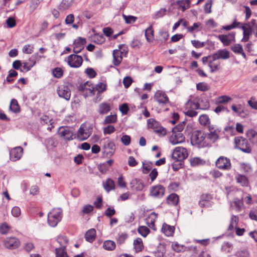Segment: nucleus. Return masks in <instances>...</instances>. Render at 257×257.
Returning <instances> with one entry per match:
<instances>
[{"instance_id": "1", "label": "nucleus", "mask_w": 257, "mask_h": 257, "mask_svg": "<svg viewBox=\"0 0 257 257\" xmlns=\"http://www.w3.org/2000/svg\"><path fill=\"white\" fill-rule=\"evenodd\" d=\"M205 134L201 131H195L192 134L191 137V143L193 146L199 148L208 147V143L205 142Z\"/></svg>"}, {"instance_id": "2", "label": "nucleus", "mask_w": 257, "mask_h": 257, "mask_svg": "<svg viewBox=\"0 0 257 257\" xmlns=\"http://www.w3.org/2000/svg\"><path fill=\"white\" fill-rule=\"evenodd\" d=\"M208 127L209 133L205 134V140L206 143H208V147H209L218 139L221 129L216 126L209 125Z\"/></svg>"}, {"instance_id": "3", "label": "nucleus", "mask_w": 257, "mask_h": 257, "mask_svg": "<svg viewBox=\"0 0 257 257\" xmlns=\"http://www.w3.org/2000/svg\"><path fill=\"white\" fill-rule=\"evenodd\" d=\"M62 213V209L60 208L53 209L48 214V224L52 227H55L61 220Z\"/></svg>"}, {"instance_id": "4", "label": "nucleus", "mask_w": 257, "mask_h": 257, "mask_svg": "<svg viewBox=\"0 0 257 257\" xmlns=\"http://www.w3.org/2000/svg\"><path fill=\"white\" fill-rule=\"evenodd\" d=\"M234 141L236 148L245 153H251V147L245 138L242 137H236L234 138Z\"/></svg>"}, {"instance_id": "5", "label": "nucleus", "mask_w": 257, "mask_h": 257, "mask_svg": "<svg viewBox=\"0 0 257 257\" xmlns=\"http://www.w3.org/2000/svg\"><path fill=\"white\" fill-rule=\"evenodd\" d=\"M188 156L187 149L182 147H178L174 150L172 157L174 160L183 161Z\"/></svg>"}, {"instance_id": "6", "label": "nucleus", "mask_w": 257, "mask_h": 257, "mask_svg": "<svg viewBox=\"0 0 257 257\" xmlns=\"http://www.w3.org/2000/svg\"><path fill=\"white\" fill-rule=\"evenodd\" d=\"M74 130L73 127L69 126L60 127L58 132L61 137H63L65 140L70 141L73 139L74 136Z\"/></svg>"}, {"instance_id": "7", "label": "nucleus", "mask_w": 257, "mask_h": 257, "mask_svg": "<svg viewBox=\"0 0 257 257\" xmlns=\"http://www.w3.org/2000/svg\"><path fill=\"white\" fill-rule=\"evenodd\" d=\"M79 90L82 92L85 97L94 95V88L92 84L89 82L80 85L79 87Z\"/></svg>"}, {"instance_id": "8", "label": "nucleus", "mask_w": 257, "mask_h": 257, "mask_svg": "<svg viewBox=\"0 0 257 257\" xmlns=\"http://www.w3.org/2000/svg\"><path fill=\"white\" fill-rule=\"evenodd\" d=\"M82 62V58L79 55L72 54L68 57V63L71 67L78 68L81 65Z\"/></svg>"}, {"instance_id": "9", "label": "nucleus", "mask_w": 257, "mask_h": 257, "mask_svg": "<svg viewBox=\"0 0 257 257\" xmlns=\"http://www.w3.org/2000/svg\"><path fill=\"white\" fill-rule=\"evenodd\" d=\"M229 204L231 209L238 212L241 211L244 208L243 198L241 199L234 198L230 202Z\"/></svg>"}, {"instance_id": "10", "label": "nucleus", "mask_w": 257, "mask_h": 257, "mask_svg": "<svg viewBox=\"0 0 257 257\" xmlns=\"http://www.w3.org/2000/svg\"><path fill=\"white\" fill-rule=\"evenodd\" d=\"M92 132V128L81 126L78 131L77 136L80 140L84 141L89 138Z\"/></svg>"}, {"instance_id": "11", "label": "nucleus", "mask_w": 257, "mask_h": 257, "mask_svg": "<svg viewBox=\"0 0 257 257\" xmlns=\"http://www.w3.org/2000/svg\"><path fill=\"white\" fill-rule=\"evenodd\" d=\"M86 43V40L85 38L79 37L74 41L73 52L75 54L80 53L84 48V45Z\"/></svg>"}, {"instance_id": "12", "label": "nucleus", "mask_w": 257, "mask_h": 257, "mask_svg": "<svg viewBox=\"0 0 257 257\" xmlns=\"http://www.w3.org/2000/svg\"><path fill=\"white\" fill-rule=\"evenodd\" d=\"M185 137L181 133L173 132L169 138L170 142L173 145L184 142Z\"/></svg>"}, {"instance_id": "13", "label": "nucleus", "mask_w": 257, "mask_h": 257, "mask_svg": "<svg viewBox=\"0 0 257 257\" xmlns=\"http://www.w3.org/2000/svg\"><path fill=\"white\" fill-rule=\"evenodd\" d=\"M57 93L59 97L68 100L70 98L71 92L69 88L65 85L59 86L57 89Z\"/></svg>"}, {"instance_id": "14", "label": "nucleus", "mask_w": 257, "mask_h": 257, "mask_svg": "<svg viewBox=\"0 0 257 257\" xmlns=\"http://www.w3.org/2000/svg\"><path fill=\"white\" fill-rule=\"evenodd\" d=\"M23 150L21 147H17L13 149L10 152V159L13 161L19 160L23 154Z\"/></svg>"}, {"instance_id": "15", "label": "nucleus", "mask_w": 257, "mask_h": 257, "mask_svg": "<svg viewBox=\"0 0 257 257\" xmlns=\"http://www.w3.org/2000/svg\"><path fill=\"white\" fill-rule=\"evenodd\" d=\"M172 247L174 251L178 252L188 250H193L195 253L197 252L196 251L197 247L195 246H185L183 245H180L178 243H175L172 244Z\"/></svg>"}, {"instance_id": "16", "label": "nucleus", "mask_w": 257, "mask_h": 257, "mask_svg": "<svg viewBox=\"0 0 257 257\" xmlns=\"http://www.w3.org/2000/svg\"><path fill=\"white\" fill-rule=\"evenodd\" d=\"M241 29L243 30V35L242 41L247 42L248 41L250 36L252 34L253 30L251 28L249 23L245 24L243 26H241Z\"/></svg>"}, {"instance_id": "17", "label": "nucleus", "mask_w": 257, "mask_h": 257, "mask_svg": "<svg viewBox=\"0 0 257 257\" xmlns=\"http://www.w3.org/2000/svg\"><path fill=\"white\" fill-rule=\"evenodd\" d=\"M154 98L160 103L167 104L169 103V98L166 93L161 90H158L156 92Z\"/></svg>"}, {"instance_id": "18", "label": "nucleus", "mask_w": 257, "mask_h": 257, "mask_svg": "<svg viewBox=\"0 0 257 257\" xmlns=\"http://www.w3.org/2000/svg\"><path fill=\"white\" fill-rule=\"evenodd\" d=\"M165 191V189L163 186L157 185L152 187L151 194L153 196L161 197L164 195Z\"/></svg>"}, {"instance_id": "19", "label": "nucleus", "mask_w": 257, "mask_h": 257, "mask_svg": "<svg viewBox=\"0 0 257 257\" xmlns=\"http://www.w3.org/2000/svg\"><path fill=\"white\" fill-rule=\"evenodd\" d=\"M19 240L15 237H8L5 241V246L10 249H14L20 245Z\"/></svg>"}, {"instance_id": "20", "label": "nucleus", "mask_w": 257, "mask_h": 257, "mask_svg": "<svg viewBox=\"0 0 257 257\" xmlns=\"http://www.w3.org/2000/svg\"><path fill=\"white\" fill-rule=\"evenodd\" d=\"M103 149L107 155L112 156L115 152V146L111 141H107L104 143Z\"/></svg>"}, {"instance_id": "21", "label": "nucleus", "mask_w": 257, "mask_h": 257, "mask_svg": "<svg viewBox=\"0 0 257 257\" xmlns=\"http://www.w3.org/2000/svg\"><path fill=\"white\" fill-rule=\"evenodd\" d=\"M215 104L217 105L214 109V111L216 113H219L220 112L224 111L225 105V96L222 95L218 97L215 100Z\"/></svg>"}, {"instance_id": "22", "label": "nucleus", "mask_w": 257, "mask_h": 257, "mask_svg": "<svg viewBox=\"0 0 257 257\" xmlns=\"http://www.w3.org/2000/svg\"><path fill=\"white\" fill-rule=\"evenodd\" d=\"M130 187L133 190L140 191L143 189L144 184L141 180L135 178L131 181Z\"/></svg>"}, {"instance_id": "23", "label": "nucleus", "mask_w": 257, "mask_h": 257, "mask_svg": "<svg viewBox=\"0 0 257 257\" xmlns=\"http://www.w3.org/2000/svg\"><path fill=\"white\" fill-rule=\"evenodd\" d=\"M231 109L234 113L240 117H245L247 115V112L240 104L238 106L232 105L231 106Z\"/></svg>"}, {"instance_id": "24", "label": "nucleus", "mask_w": 257, "mask_h": 257, "mask_svg": "<svg viewBox=\"0 0 257 257\" xmlns=\"http://www.w3.org/2000/svg\"><path fill=\"white\" fill-rule=\"evenodd\" d=\"M157 218V214L152 212L146 218V223L149 226L153 229H155V222Z\"/></svg>"}, {"instance_id": "25", "label": "nucleus", "mask_w": 257, "mask_h": 257, "mask_svg": "<svg viewBox=\"0 0 257 257\" xmlns=\"http://www.w3.org/2000/svg\"><path fill=\"white\" fill-rule=\"evenodd\" d=\"M212 198L210 194H203L201 196V200L199 202V204L201 207L208 206L209 205V201Z\"/></svg>"}, {"instance_id": "26", "label": "nucleus", "mask_w": 257, "mask_h": 257, "mask_svg": "<svg viewBox=\"0 0 257 257\" xmlns=\"http://www.w3.org/2000/svg\"><path fill=\"white\" fill-rule=\"evenodd\" d=\"M113 64L118 66L122 61V52L118 50H114L113 51Z\"/></svg>"}, {"instance_id": "27", "label": "nucleus", "mask_w": 257, "mask_h": 257, "mask_svg": "<svg viewBox=\"0 0 257 257\" xmlns=\"http://www.w3.org/2000/svg\"><path fill=\"white\" fill-rule=\"evenodd\" d=\"M110 110V106L106 102L101 103L98 105L97 111L100 114H105Z\"/></svg>"}, {"instance_id": "28", "label": "nucleus", "mask_w": 257, "mask_h": 257, "mask_svg": "<svg viewBox=\"0 0 257 257\" xmlns=\"http://www.w3.org/2000/svg\"><path fill=\"white\" fill-rule=\"evenodd\" d=\"M174 227L163 223L162 227V232L167 236H170L173 235L174 232Z\"/></svg>"}, {"instance_id": "29", "label": "nucleus", "mask_w": 257, "mask_h": 257, "mask_svg": "<svg viewBox=\"0 0 257 257\" xmlns=\"http://www.w3.org/2000/svg\"><path fill=\"white\" fill-rule=\"evenodd\" d=\"M238 217L236 215H232L230 220V223L227 228V232L234 231L237 226Z\"/></svg>"}, {"instance_id": "30", "label": "nucleus", "mask_w": 257, "mask_h": 257, "mask_svg": "<svg viewBox=\"0 0 257 257\" xmlns=\"http://www.w3.org/2000/svg\"><path fill=\"white\" fill-rule=\"evenodd\" d=\"M246 135L247 138L252 143L257 144V132L250 129L246 132Z\"/></svg>"}, {"instance_id": "31", "label": "nucleus", "mask_w": 257, "mask_h": 257, "mask_svg": "<svg viewBox=\"0 0 257 257\" xmlns=\"http://www.w3.org/2000/svg\"><path fill=\"white\" fill-rule=\"evenodd\" d=\"M133 245L136 252H139L144 248L143 240L141 238L135 239L133 241Z\"/></svg>"}, {"instance_id": "32", "label": "nucleus", "mask_w": 257, "mask_h": 257, "mask_svg": "<svg viewBox=\"0 0 257 257\" xmlns=\"http://www.w3.org/2000/svg\"><path fill=\"white\" fill-rule=\"evenodd\" d=\"M231 50L237 54H241L243 57L246 59L245 54L243 52L242 47L239 44H234L231 47Z\"/></svg>"}, {"instance_id": "33", "label": "nucleus", "mask_w": 257, "mask_h": 257, "mask_svg": "<svg viewBox=\"0 0 257 257\" xmlns=\"http://www.w3.org/2000/svg\"><path fill=\"white\" fill-rule=\"evenodd\" d=\"M96 237V231L94 229L92 228L86 231L85 234L86 240L89 242H93Z\"/></svg>"}, {"instance_id": "34", "label": "nucleus", "mask_w": 257, "mask_h": 257, "mask_svg": "<svg viewBox=\"0 0 257 257\" xmlns=\"http://www.w3.org/2000/svg\"><path fill=\"white\" fill-rule=\"evenodd\" d=\"M154 32L152 25L150 26L145 31V37L148 42H152L154 39Z\"/></svg>"}, {"instance_id": "35", "label": "nucleus", "mask_w": 257, "mask_h": 257, "mask_svg": "<svg viewBox=\"0 0 257 257\" xmlns=\"http://www.w3.org/2000/svg\"><path fill=\"white\" fill-rule=\"evenodd\" d=\"M179 199L178 195L172 193L167 198V202L170 205H176L178 203Z\"/></svg>"}, {"instance_id": "36", "label": "nucleus", "mask_w": 257, "mask_h": 257, "mask_svg": "<svg viewBox=\"0 0 257 257\" xmlns=\"http://www.w3.org/2000/svg\"><path fill=\"white\" fill-rule=\"evenodd\" d=\"M103 186L107 192H109L115 188L114 182L110 178L107 179L105 182L103 183Z\"/></svg>"}, {"instance_id": "37", "label": "nucleus", "mask_w": 257, "mask_h": 257, "mask_svg": "<svg viewBox=\"0 0 257 257\" xmlns=\"http://www.w3.org/2000/svg\"><path fill=\"white\" fill-rule=\"evenodd\" d=\"M45 144L48 150H53L56 147L58 143L54 138H49L45 141Z\"/></svg>"}, {"instance_id": "38", "label": "nucleus", "mask_w": 257, "mask_h": 257, "mask_svg": "<svg viewBox=\"0 0 257 257\" xmlns=\"http://www.w3.org/2000/svg\"><path fill=\"white\" fill-rule=\"evenodd\" d=\"M210 58L213 60H219V59H225V50H219L216 53H214L212 56H210Z\"/></svg>"}, {"instance_id": "39", "label": "nucleus", "mask_w": 257, "mask_h": 257, "mask_svg": "<svg viewBox=\"0 0 257 257\" xmlns=\"http://www.w3.org/2000/svg\"><path fill=\"white\" fill-rule=\"evenodd\" d=\"M74 0H62L59 5V9L63 11L68 9L72 4Z\"/></svg>"}, {"instance_id": "40", "label": "nucleus", "mask_w": 257, "mask_h": 257, "mask_svg": "<svg viewBox=\"0 0 257 257\" xmlns=\"http://www.w3.org/2000/svg\"><path fill=\"white\" fill-rule=\"evenodd\" d=\"M190 163L191 166L196 167L203 165L205 161L199 157H194L190 159Z\"/></svg>"}, {"instance_id": "41", "label": "nucleus", "mask_w": 257, "mask_h": 257, "mask_svg": "<svg viewBox=\"0 0 257 257\" xmlns=\"http://www.w3.org/2000/svg\"><path fill=\"white\" fill-rule=\"evenodd\" d=\"M10 109L12 111H13L14 113H18L20 112V107L16 99H13L11 100L10 106Z\"/></svg>"}, {"instance_id": "42", "label": "nucleus", "mask_w": 257, "mask_h": 257, "mask_svg": "<svg viewBox=\"0 0 257 257\" xmlns=\"http://www.w3.org/2000/svg\"><path fill=\"white\" fill-rule=\"evenodd\" d=\"M208 65L210 68L211 72H212L218 70L220 68V65L218 60H209V63H208Z\"/></svg>"}, {"instance_id": "43", "label": "nucleus", "mask_w": 257, "mask_h": 257, "mask_svg": "<svg viewBox=\"0 0 257 257\" xmlns=\"http://www.w3.org/2000/svg\"><path fill=\"white\" fill-rule=\"evenodd\" d=\"M115 242L110 240L105 241L103 244V247L107 250H112L115 248Z\"/></svg>"}, {"instance_id": "44", "label": "nucleus", "mask_w": 257, "mask_h": 257, "mask_svg": "<svg viewBox=\"0 0 257 257\" xmlns=\"http://www.w3.org/2000/svg\"><path fill=\"white\" fill-rule=\"evenodd\" d=\"M57 240L60 245L59 248H66L68 244V240L65 236L59 235L57 237Z\"/></svg>"}, {"instance_id": "45", "label": "nucleus", "mask_w": 257, "mask_h": 257, "mask_svg": "<svg viewBox=\"0 0 257 257\" xmlns=\"http://www.w3.org/2000/svg\"><path fill=\"white\" fill-rule=\"evenodd\" d=\"M237 182L240 183L242 186H247L248 184V180L247 178L242 175L238 174L235 177Z\"/></svg>"}, {"instance_id": "46", "label": "nucleus", "mask_w": 257, "mask_h": 257, "mask_svg": "<svg viewBox=\"0 0 257 257\" xmlns=\"http://www.w3.org/2000/svg\"><path fill=\"white\" fill-rule=\"evenodd\" d=\"M117 116L115 114L106 116L103 121V124H110L116 122Z\"/></svg>"}, {"instance_id": "47", "label": "nucleus", "mask_w": 257, "mask_h": 257, "mask_svg": "<svg viewBox=\"0 0 257 257\" xmlns=\"http://www.w3.org/2000/svg\"><path fill=\"white\" fill-rule=\"evenodd\" d=\"M215 165L217 168L219 169H225V157L220 156L216 161Z\"/></svg>"}, {"instance_id": "48", "label": "nucleus", "mask_w": 257, "mask_h": 257, "mask_svg": "<svg viewBox=\"0 0 257 257\" xmlns=\"http://www.w3.org/2000/svg\"><path fill=\"white\" fill-rule=\"evenodd\" d=\"M56 257H69L66 251V248H56Z\"/></svg>"}, {"instance_id": "49", "label": "nucleus", "mask_w": 257, "mask_h": 257, "mask_svg": "<svg viewBox=\"0 0 257 257\" xmlns=\"http://www.w3.org/2000/svg\"><path fill=\"white\" fill-rule=\"evenodd\" d=\"M199 121L200 123L204 126H207L210 123L209 118L206 114L201 115L199 118Z\"/></svg>"}, {"instance_id": "50", "label": "nucleus", "mask_w": 257, "mask_h": 257, "mask_svg": "<svg viewBox=\"0 0 257 257\" xmlns=\"http://www.w3.org/2000/svg\"><path fill=\"white\" fill-rule=\"evenodd\" d=\"M202 29V25L200 23H195L192 26L188 27L187 30L189 32H192L194 31L198 32L201 31Z\"/></svg>"}, {"instance_id": "51", "label": "nucleus", "mask_w": 257, "mask_h": 257, "mask_svg": "<svg viewBox=\"0 0 257 257\" xmlns=\"http://www.w3.org/2000/svg\"><path fill=\"white\" fill-rule=\"evenodd\" d=\"M147 122L149 128L156 129L159 126V123L154 118H149Z\"/></svg>"}, {"instance_id": "52", "label": "nucleus", "mask_w": 257, "mask_h": 257, "mask_svg": "<svg viewBox=\"0 0 257 257\" xmlns=\"http://www.w3.org/2000/svg\"><path fill=\"white\" fill-rule=\"evenodd\" d=\"M138 231L143 237H146L149 233L150 230L145 226H141L138 228Z\"/></svg>"}, {"instance_id": "53", "label": "nucleus", "mask_w": 257, "mask_h": 257, "mask_svg": "<svg viewBox=\"0 0 257 257\" xmlns=\"http://www.w3.org/2000/svg\"><path fill=\"white\" fill-rule=\"evenodd\" d=\"M197 89L202 91H206L209 89V86L205 82H200L196 85Z\"/></svg>"}, {"instance_id": "54", "label": "nucleus", "mask_w": 257, "mask_h": 257, "mask_svg": "<svg viewBox=\"0 0 257 257\" xmlns=\"http://www.w3.org/2000/svg\"><path fill=\"white\" fill-rule=\"evenodd\" d=\"M115 128L113 125H108L103 128L104 135H110L115 132Z\"/></svg>"}, {"instance_id": "55", "label": "nucleus", "mask_w": 257, "mask_h": 257, "mask_svg": "<svg viewBox=\"0 0 257 257\" xmlns=\"http://www.w3.org/2000/svg\"><path fill=\"white\" fill-rule=\"evenodd\" d=\"M183 161L174 160V162H173L172 164L173 170L175 171H177L179 169L181 168L183 165Z\"/></svg>"}, {"instance_id": "56", "label": "nucleus", "mask_w": 257, "mask_h": 257, "mask_svg": "<svg viewBox=\"0 0 257 257\" xmlns=\"http://www.w3.org/2000/svg\"><path fill=\"white\" fill-rule=\"evenodd\" d=\"M123 18L125 20V22L126 24H132L136 22L137 18L133 16H126L125 15H122Z\"/></svg>"}, {"instance_id": "57", "label": "nucleus", "mask_w": 257, "mask_h": 257, "mask_svg": "<svg viewBox=\"0 0 257 257\" xmlns=\"http://www.w3.org/2000/svg\"><path fill=\"white\" fill-rule=\"evenodd\" d=\"M152 163H143V172L144 174L148 173L150 170L152 168Z\"/></svg>"}, {"instance_id": "58", "label": "nucleus", "mask_w": 257, "mask_h": 257, "mask_svg": "<svg viewBox=\"0 0 257 257\" xmlns=\"http://www.w3.org/2000/svg\"><path fill=\"white\" fill-rule=\"evenodd\" d=\"M93 42L98 44H102L105 41V38L102 35H96L93 37Z\"/></svg>"}, {"instance_id": "59", "label": "nucleus", "mask_w": 257, "mask_h": 257, "mask_svg": "<svg viewBox=\"0 0 257 257\" xmlns=\"http://www.w3.org/2000/svg\"><path fill=\"white\" fill-rule=\"evenodd\" d=\"M10 229V227L6 223H4L0 225V232L2 234L7 233Z\"/></svg>"}, {"instance_id": "60", "label": "nucleus", "mask_w": 257, "mask_h": 257, "mask_svg": "<svg viewBox=\"0 0 257 257\" xmlns=\"http://www.w3.org/2000/svg\"><path fill=\"white\" fill-rule=\"evenodd\" d=\"M63 70L60 68H55L53 70V76L56 78H60L63 75Z\"/></svg>"}, {"instance_id": "61", "label": "nucleus", "mask_w": 257, "mask_h": 257, "mask_svg": "<svg viewBox=\"0 0 257 257\" xmlns=\"http://www.w3.org/2000/svg\"><path fill=\"white\" fill-rule=\"evenodd\" d=\"M131 141V138L128 135H124L121 138V142L125 146H128Z\"/></svg>"}, {"instance_id": "62", "label": "nucleus", "mask_w": 257, "mask_h": 257, "mask_svg": "<svg viewBox=\"0 0 257 257\" xmlns=\"http://www.w3.org/2000/svg\"><path fill=\"white\" fill-rule=\"evenodd\" d=\"M34 46L32 45H26L23 48V52L26 54H31L33 52Z\"/></svg>"}, {"instance_id": "63", "label": "nucleus", "mask_w": 257, "mask_h": 257, "mask_svg": "<svg viewBox=\"0 0 257 257\" xmlns=\"http://www.w3.org/2000/svg\"><path fill=\"white\" fill-rule=\"evenodd\" d=\"M36 64V62L35 61L26 62L23 63V68L27 71H29L32 67H33Z\"/></svg>"}, {"instance_id": "64", "label": "nucleus", "mask_w": 257, "mask_h": 257, "mask_svg": "<svg viewBox=\"0 0 257 257\" xmlns=\"http://www.w3.org/2000/svg\"><path fill=\"white\" fill-rule=\"evenodd\" d=\"M237 257H249L248 251L246 249H243L238 251L235 254Z\"/></svg>"}]
</instances>
